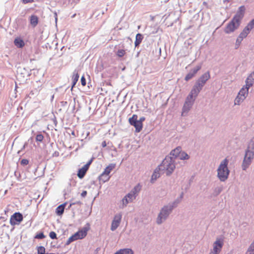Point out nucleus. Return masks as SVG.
<instances>
[{"label": "nucleus", "mask_w": 254, "mask_h": 254, "mask_svg": "<svg viewBox=\"0 0 254 254\" xmlns=\"http://www.w3.org/2000/svg\"><path fill=\"white\" fill-rule=\"evenodd\" d=\"M180 203V200L176 199L173 202L168 203L167 205H164L160 210L158 215L156 223L158 225L161 224L169 217L170 214L172 212L173 210L177 207Z\"/></svg>", "instance_id": "1"}, {"label": "nucleus", "mask_w": 254, "mask_h": 254, "mask_svg": "<svg viewBox=\"0 0 254 254\" xmlns=\"http://www.w3.org/2000/svg\"><path fill=\"white\" fill-rule=\"evenodd\" d=\"M175 162L174 157L167 156L158 166V169L160 171H165L166 175L170 176L176 168Z\"/></svg>", "instance_id": "2"}, {"label": "nucleus", "mask_w": 254, "mask_h": 254, "mask_svg": "<svg viewBox=\"0 0 254 254\" xmlns=\"http://www.w3.org/2000/svg\"><path fill=\"white\" fill-rule=\"evenodd\" d=\"M228 159L225 158L221 161L217 170V177L221 182H225L228 178L230 173L228 168Z\"/></svg>", "instance_id": "3"}, {"label": "nucleus", "mask_w": 254, "mask_h": 254, "mask_svg": "<svg viewBox=\"0 0 254 254\" xmlns=\"http://www.w3.org/2000/svg\"><path fill=\"white\" fill-rule=\"evenodd\" d=\"M254 159V153L252 151H245V156L242 164V169L246 171L251 165Z\"/></svg>", "instance_id": "4"}, {"label": "nucleus", "mask_w": 254, "mask_h": 254, "mask_svg": "<svg viewBox=\"0 0 254 254\" xmlns=\"http://www.w3.org/2000/svg\"><path fill=\"white\" fill-rule=\"evenodd\" d=\"M128 122L130 125L135 127L136 132H139L142 130L143 124L139 122L137 115H133L131 118H129Z\"/></svg>", "instance_id": "5"}, {"label": "nucleus", "mask_w": 254, "mask_h": 254, "mask_svg": "<svg viewBox=\"0 0 254 254\" xmlns=\"http://www.w3.org/2000/svg\"><path fill=\"white\" fill-rule=\"evenodd\" d=\"M86 225L87 226H84L82 228L81 230H79L78 232H76L74 234L71 236L74 241L82 239L86 236L87 232L89 229V223H87Z\"/></svg>", "instance_id": "6"}, {"label": "nucleus", "mask_w": 254, "mask_h": 254, "mask_svg": "<svg viewBox=\"0 0 254 254\" xmlns=\"http://www.w3.org/2000/svg\"><path fill=\"white\" fill-rule=\"evenodd\" d=\"M23 219V215L20 212H15L10 218V224L11 226L19 225Z\"/></svg>", "instance_id": "7"}, {"label": "nucleus", "mask_w": 254, "mask_h": 254, "mask_svg": "<svg viewBox=\"0 0 254 254\" xmlns=\"http://www.w3.org/2000/svg\"><path fill=\"white\" fill-rule=\"evenodd\" d=\"M240 23L232 19V20L227 25L224 31L226 33L229 34L234 32L238 28Z\"/></svg>", "instance_id": "8"}, {"label": "nucleus", "mask_w": 254, "mask_h": 254, "mask_svg": "<svg viewBox=\"0 0 254 254\" xmlns=\"http://www.w3.org/2000/svg\"><path fill=\"white\" fill-rule=\"evenodd\" d=\"M122 218V214L119 213L115 215L114 219L112 222L111 230L112 231L116 230L119 226Z\"/></svg>", "instance_id": "9"}, {"label": "nucleus", "mask_w": 254, "mask_h": 254, "mask_svg": "<svg viewBox=\"0 0 254 254\" xmlns=\"http://www.w3.org/2000/svg\"><path fill=\"white\" fill-rule=\"evenodd\" d=\"M223 245L222 241L217 240L213 244V248L211 252L214 254H218L221 252Z\"/></svg>", "instance_id": "10"}, {"label": "nucleus", "mask_w": 254, "mask_h": 254, "mask_svg": "<svg viewBox=\"0 0 254 254\" xmlns=\"http://www.w3.org/2000/svg\"><path fill=\"white\" fill-rule=\"evenodd\" d=\"M195 99L194 98H191L190 96H188L183 107V111H187L190 109Z\"/></svg>", "instance_id": "11"}, {"label": "nucleus", "mask_w": 254, "mask_h": 254, "mask_svg": "<svg viewBox=\"0 0 254 254\" xmlns=\"http://www.w3.org/2000/svg\"><path fill=\"white\" fill-rule=\"evenodd\" d=\"M245 12V7L244 6H241L239 8L237 13L233 18L235 20L240 23L241 20L243 18Z\"/></svg>", "instance_id": "12"}, {"label": "nucleus", "mask_w": 254, "mask_h": 254, "mask_svg": "<svg viewBox=\"0 0 254 254\" xmlns=\"http://www.w3.org/2000/svg\"><path fill=\"white\" fill-rule=\"evenodd\" d=\"M200 65L197 66L195 68L192 69L189 73L186 75L185 79L186 81H188L191 79L193 76H194V75L196 74L197 71L200 69Z\"/></svg>", "instance_id": "13"}, {"label": "nucleus", "mask_w": 254, "mask_h": 254, "mask_svg": "<svg viewBox=\"0 0 254 254\" xmlns=\"http://www.w3.org/2000/svg\"><path fill=\"white\" fill-rule=\"evenodd\" d=\"M254 83V71L251 73L246 80L245 86L250 88Z\"/></svg>", "instance_id": "14"}, {"label": "nucleus", "mask_w": 254, "mask_h": 254, "mask_svg": "<svg viewBox=\"0 0 254 254\" xmlns=\"http://www.w3.org/2000/svg\"><path fill=\"white\" fill-rule=\"evenodd\" d=\"M181 151V147H177L174 150H172L171 152L170 153L169 157H173L174 158V160L179 157Z\"/></svg>", "instance_id": "15"}, {"label": "nucleus", "mask_w": 254, "mask_h": 254, "mask_svg": "<svg viewBox=\"0 0 254 254\" xmlns=\"http://www.w3.org/2000/svg\"><path fill=\"white\" fill-rule=\"evenodd\" d=\"M200 90V89L194 85L188 96H190L191 98H194L195 99Z\"/></svg>", "instance_id": "16"}, {"label": "nucleus", "mask_w": 254, "mask_h": 254, "mask_svg": "<svg viewBox=\"0 0 254 254\" xmlns=\"http://www.w3.org/2000/svg\"><path fill=\"white\" fill-rule=\"evenodd\" d=\"M14 44L16 47L19 48H22L25 46L24 41L19 37H17L14 39Z\"/></svg>", "instance_id": "17"}, {"label": "nucleus", "mask_w": 254, "mask_h": 254, "mask_svg": "<svg viewBox=\"0 0 254 254\" xmlns=\"http://www.w3.org/2000/svg\"><path fill=\"white\" fill-rule=\"evenodd\" d=\"M245 151H252L254 153V136L249 141Z\"/></svg>", "instance_id": "18"}, {"label": "nucleus", "mask_w": 254, "mask_h": 254, "mask_svg": "<svg viewBox=\"0 0 254 254\" xmlns=\"http://www.w3.org/2000/svg\"><path fill=\"white\" fill-rule=\"evenodd\" d=\"M249 88L244 86L239 92V94L244 97L245 99L248 95Z\"/></svg>", "instance_id": "19"}, {"label": "nucleus", "mask_w": 254, "mask_h": 254, "mask_svg": "<svg viewBox=\"0 0 254 254\" xmlns=\"http://www.w3.org/2000/svg\"><path fill=\"white\" fill-rule=\"evenodd\" d=\"M114 254H133V252L130 249H124L120 250Z\"/></svg>", "instance_id": "20"}, {"label": "nucleus", "mask_w": 254, "mask_h": 254, "mask_svg": "<svg viewBox=\"0 0 254 254\" xmlns=\"http://www.w3.org/2000/svg\"><path fill=\"white\" fill-rule=\"evenodd\" d=\"M65 203L62 204L58 206L56 209V213L58 215H61L64 213Z\"/></svg>", "instance_id": "21"}, {"label": "nucleus", "mask_w": 254, "mask_h": 254, "mask_svg": "<svg viewBox=\"0 0 254 254\" xmlns=\"http://www.w3.org/2000/svg\"><path fill=\"white\" fill-rule=\"evenodd\" d=\"M143 38V36L141 34L138 33L136 34L135 37V41L134 42L135 47H137L139 45V44L141 43Z\"/></svg>", "instance_id": "22"}, {"label": "nucleus", "mask_w": 254, "mask_h": 254, "mask_svg": "<svg viewBox=\"0 0 254 254\" xmlns=\"http://www.w3.org/2000/svg\"><path fill=\"white\" fill-rule=\"evenodd\" d=\"M254 26V22H253V20L248 24V25L243 30L248 35L250 31L253 28Z\"/></svg>", "instance_id": "23"}, {"label": "nucleus", "mask_w": 254, "mask_h": 254, "mask_svg": "<svg viewBox=\"0 0 254 254\" xmlns=\"http://www.w3.org/2000/svg\"><path fill=\"white\" fill-rule=\"evenodd\" d=\"M210 73L208 71L204 73L203 75H202L198 79L200 80L201 81L204 82L205 83L210 78Z\"/></svg>", "instance_id": "24"}, {"label": "nucleus", "mask_w": 254, "mask_h": 254, "mask_svg": "<svg viewBox=\"0 0 254 254\" xmlns=\"http://www.w3.org/2000/svg\"><path fill=\"white\" fill-rule=\"evenodd\" d=\"M116 165L115 164H110L109 166H108L104 170L103 173L106 174V175H109L112 170L114 169Z\"/></svg>", "instance_id": "25"}, {"label": "nucleus", "mask_w": 254, "mask_h": 254, "mask_svg": "<svg viewBox=\"0 0 254 254\" xmlns=\"http://www.w3.org/2000/svg\"><path fill=\"white\" fill-rule=\"evenodd\" d=\"M110 179V177L108 175H106V174H104V173H102L99 176V180L100 181H102L103 183H105L107 181H108Z\"/></svg>", "instance_id": "26"}, {"label": "nucleus", "mask_w": 254, "mask_h": 254, "mask_svg": "<svg viewBox=\"0 0 254 254\" xmlns=\"http://www.w3.org/2000/svg\"><path fill=\"white\" fill-rule=\"evenodd\" d=\"M141 189V186L139 184H138L131 190L130 191L132 193L136 196L138 193L140 191Z\"/></svg>", "instance_id": "27"}, {"label": "nucleus", "mask_w": 254, "mask_h": 254, "mask_svg": "<svg viewBox=\"0 0 254 254\" xmlns=\"http://www.w3.org/2000/svg\"><path fill=\"white\" fill-rule=\"evenodd\" d=\"M245 99V98L244 97H242V96L238 93L235 99V105H240Z\"/></svg>", "instance_id": "28"}, {"label": "nucleus", "mask_w": 254, "mask_h": 254, "mask_svg": "<svg viewBox=\"0 0 254 254\" xmlns=\"http://www.w3.org/2000/svg\"><path fill=\"white\" fill-rule=\"evenodd\" d=\"M38 23V18L36 15H32L30 17V23L33 26H36Z\"/></svg>", "instance_id": "29"}, {"label": "nucleus", "mask_w": 254, "mask_h": 254, "mask_svg": "<svg viewBox=\"0 0 254 254\" xmlns=\"http://www.w3.org/2000/svg\"><path fill=\"white\" fill-rule=\"evenodd\" d=\"M223 189V187L222 186L216 187L213 190V195L217 196L222 192Z\"/></svg>", "instance_id": "30"}, {"label": "nucleus", "mask_w": 254, "mask_h": 254, "mask_svg": "<svg viewBox=\"0 0 254 254\" xmlns=\"http://www.w3.org/2000/svg\"><path fill=\"white\" fill-rule=\"evenodd\" d=\"M79 74L78 73H74L72 77V88L75 86L76 82H77L78 78H79Z\"/></svg>", "instance_id": "31"}, {"label": "nucleus", "mask_w": 254, "mask_h": 254, "mask_svg": "<svg viewBox=\"0 0 254 254\" xmlns=\"http://www.w3.org/2000/svg\"><path fill=\"white\" fill-rule=\"evenodd\" d=\"M86 173V171L84 169L81 168L78 170L77 176L79 178L82 179L85 175Z\"/></svg>", "instance_id": "32"}, {"label": "nucleus", "mask_w": 254, "mask_h": 254, "mask_svg": "<svg viewBox=\"0 0 254 254\" xmlns=\"http://www.w3.org/2000/svg\"><path fill=\"white\" fill-rule=\"evenodd\" d=\"M178 158L180 160H188L190 158V156L186 152H183L182 153H180Z\"/></svg>", "instance_id": "33"}, {"label": "nucleus", "mask_w": 254, "mask_h": 254, "mask_svg": "<svg viewBox=\"0 0 254 254\" xmlns=\"http://www.w3.org/2000/svg\"><path fill=\"white\" fill-rule=\"evenodd\" d=\"M50 117L51 118V120L53 122V124L55 127H57L58 124V122L57 121V119L55 115L54 114V112H52L50 114Z\"/></svg>", "instance_id": "34"}, {"label": "nucleus", "mask_w": 254, "mask_h": 254, "mask_svg": "<svg viewBox=\"0 0 254 254\" xmlns=\"http://www.w3.org/2000/svg\"><path fill=\"white\" fill-rule=\"evenodd\" d=\"M45 251V248L43 246L37 247V254H46Z\"/></svg>", "instance_id": "35"}, {"label": "nucleus", "mask_w": 254, "mask_h": 254, "mask_svg": "<svg viewBox=\"0 0 254 254\" xmlns=\"http://www.w3.org/2000/svg\"><path fill=\"white\" fill-rule=\"evenodd\" d=\"M157 169H156L154 172L151 177V182H153V180H156L157 178L160 177V175L158 173H157Z\"/></svg>", "instance_id": "36"}, {"label": "nucleus", "mask_w": 254, "mask_h": 254, "mask_svg": "<svg viewBox=\"0 0 254 254\" xmlns=\"http://www.w3.org/2000/svg\"><path fill=\"white\" fill-rule=\"evenodd\" d=\"M205 84V83L204 82L201 81L199 79H198L195 85L198 87L199 89H200L201 90L202 88L203 87Z\"/></svg>", "instance_id": "37"}, {"label": "nucleus", "mask_w": 254, "mask_h": 254, "mask_svg": "<svg viewBox=\"0 0 254 254\" xmlns=\"http://www.w3.org/2000/svg\"><path fill=\"white\" fill-rule=\"evenodd\" d=\"M205 84V83L204 82L201 81L199 79H198L195 85L198 87L199 89H200L201 90L202 88L203 87Z\"/></svg>", "instance_id": "38"}, {"label": "nucleus", "mask_w": 254, "mask_h": 254, "mask_svg": "<svg viewBox=\"0 0 254 254\" xmlns=\"http://www.w3.org/2000/svg\"><path fill=\"white\" fill-rule=\"evenodd\" d=\"M126 54V51L123 49L119 50L117 52V55L120 58L123 57Z\"/></svg>", "instance_id": "39"}, {"label": "nucleus", "mask_w": 254, "mask_h": 254, "mask_svg": "<svg viewBox=\"0 0 254 254\" xmlns=\"http://www.w3.org/2000/svg\"><path fill=\"white\" fill-rule=\"evenodd\" d=\"M127 197L128 198L129 200H130L131 202L133 200L135 199L136 198V195H135L134 194L132 193L131 191L127 193L126 195Z\"/></svg>", "instance_id": "40"}, {"label": "nucleus", "mask_w": 254, "mask_h": 254, "mask_svg": "<svg viewBox=\"0 0 254 254\" xmlns=\"http://www.w3.org/2000/svg\"><path fill=\"white\" fill-rule=\"evenodd\" d=\"M45 238V236L44 235V233L43 232H40L39 233H38L36 235V236L34 237L35 239H42Z\"/></svg>", "instance_id": "41"}, {"label": "nucleus", "mask_w": 254, "mask_h": 254, "mask_svg": "<svg viewBox=\"0 0 254 254\" xmlns=\"http://www.w3.org/2000/svg\"><path fill=\"white\" fill-rule=\"evenodd\" d=\"M44 136L42 133L38 134L36 136V141L42 142L43 140Z\"/></svg>", "instance_id": "42"}, {"label": "nucleus", "mask_w": 254, "mask_h": 254, "mask_svg": "<svg viewBox=\"0 0 254 254\" xmlns=\"http://www.w3.org/2000/svg\"><path fill=\"white\" fill-rule=\"evenodd\" d=\"M122 202L124 205L126 206L129 202H131L126 195L122 199Z\"/></svg>", "instance_id": "43"}, {"label": "nucleus", "mask_w": 254, "mask_h": 254, "mask_svg": "<svg viewBox=\"0 0 254 254\" xmlns=\"http://www.w3.org/2000/svg\"><path fill=\"white\" fill-rule=\"evenodd\" d=\"M247 35H248L246 34V33L243 31L239 35V38H241L240 41H242L243 38H246Z\"/></svg>", "instance_id": "44"}, {"label": "nucleus", "mask_w": 254, "mask_h": 254, "mask_svg": "<svg viewBox=\"0 0 254 254\" xmlns=\"http://www.w3.org/2000/svg\"><path fill=\"white\" fill-rule=\"evenodd\" d=\"M49 236L52 239H57V234L55 232H51L49 234Z\"/></svg>", "instance_id": "45"}, {"label": "nucleus", "mask_w": 254, "mask_h": 254, "mask_svg": "<svg viewBox=\"0 0 254 254\" xmlns=\"http://www.w3.org/2000/svg\"><path fill=\"white\" fill-rule=\"evenodd\" d=\"M20 163L23 166H25L28 164L29 161L27 159H23L21 162Z\"/></svg>", "instance_id": "46"}, {"label": "nucleus", "mask_w": 254, "mask_h": 254, "mask_svg": "<svg viewBox=\"0 0 254 254\" xmlns=\"http://www.w3.org/2000/svg\"><path fill=\"white\" fill-rule=\"evenodd\" d=\"M246 254H254V248H253L252 249H250V246L249 247Z\"/></svg>", "instance_id": "47"}, {"label": "nucleus", "mask_w": 254, "mask_h": 254, "mask_svg": "<svg viewBox=\"0 0 254 254\" xmlns=\"http://www.w3.org/2000/svg\"><path fill=\"white\" fill-rule=\"evenodd\" d=\"M74 241L73 239V238H72V237H70L67 240V241H66V243H65V245L67 246L68 245H69L71 242Z\"/></svg>", "instance_id": "48"}, {"label": "nucleus", "mask_w": 254, "mask_h": 254, "mask_svg": "<svg viewBox=\"0 0 254 254\" xmlns=\"http://www.w3.org/2000/svg\"><path fill=\"white\" fill-rule=\"evenodd\" d=\"M81 82L82 86H84L86 85V80L85 77L82 76L81 78Z\"/></svg>", "instance_id": "49"}, {"label": "nucleus", "mask_w": 254, "mask_h": 254, "mask_svg": "<svg viewBox=\"0 0 254 254\" xmlns=\"http://www.w3.org/2000/svg\"><path fill=\"white\" fill-rule=\"evenodd\" d=\"M89 167V163H86L83 167L82 168L84 169L86 172L88 170V168Z\"/></svg>", "instance_id": "50"}, {"label": "nucleus", "mask_w": 254, "mask_h": 254, "mask_svg": "<svg viewBox=\"0 0 254 254\" xmlns=\"http://www.w3.org/2000/svg\"><path fill=\"white\" fill-rule=\"evenodd\" d=\"M75 204L81 205V202L80 201H75L74 202L70 203V206H71L72 205H75Z\"/></svg>", "instance_id": "51"}, {"label": "nucleus", "mask_w": 254, "mask_h": 254, "mask_svg": "<svg viewBox=\"0 0 254 254\" xmlns=\"http://www.w3.org/2000/svg\"><path fill=\"white\" fill-rule=\"evenodd\" d=\"M87 193V191H86V190H83V191L81 192V196L82 197H85V196H86Z\"/></svg>", "instance_id": "52"}, {"label": "nucleus", "mask_w": 254, "mask_h": 254, "mask_svg": "<svg viewBox=\"0 0 254 254\" xmlns=\"http://www.w3.org/2000/svg\"><path fill=\"white\" fill-rule=\"evenodd\" d=\"M34 1V0H22V2L24 3L32 2Z\"/></svg>", "instance_id": "53"}, {"label": "nucleus", "mask_w": 254, "mask_h": 254, "mask_svg": "<svg viewBox=\"0 0 254 254\" xmlns=\"http://www.w3.org/2000/svg\"><path fill=\"white\" fill-rule=\"evenodd\" d=\"M138 120H139V122L140 123H141V124H142V122L145 121V118L144 117H141L139 118V119H138Z\"/></svg>", "instance_id": "54"}, {"label": "nucleus", "mask_w": 254, "mask_h": 254, "mask_svg": "<svg viewBox=\"0 0 254 254\" xmlns=\"http://www.w3.org/2000/svg\"><path fill=\"white\" fill-rule=\"evenodd\" d=\"M102 146L103 147H105L107 146V144L105 141H104L102 143Z\"/></svg>", "instance_id": "55"}, {"label": "nucleus", "mask_w": 254, "mask_h": 254, "mask_svg": "<svg viewBox=\"0 0 254 254\" xmlns=\"http://www.w3.org/2000/svg\"><path fill=\"white\" fill-rule=\"evenodd\" d=\"M183 196H184V194H183V193H182L181 195H180V197L177 198V199H179L180 200V202H181L182 199L183 198Z\"/></svg>", "instance_id": "56"}, {"label": "nucleus", "mask_w": 254, "mask_h": 254, "mask_svg": "<svg viewBox=\"0 0 254 254\" xmlns=\"http://www.w3.org/2000/svg\"><path fill=\"white\" fill-rule=\"evenodd\" d=\"M240 40H241V38H239V37L237 38V41H236V42H237V43H239V44L240 43H241V41H240Z\"/></svg>", "instance_id": "57"}, {"label": "nucleus", "mask_w": 254, "mask_h": 254, "mask_svg": "<svg viewBox=\"0 0 254 254\" xmlns=\"http://www.w3.org/2000/svg\"><path fill=\"white\" fill-rule=\"evenodd\" d=\"M188 112H182V116H185L187 115Z\"/></svg>", "instance_id": "58"}, {"label": "nucleus", "mask_w": 254, "mask_h": 254, "mask_svg": "<svg viewBox=\"0 0 254 254\" xmlns=\"http://www.w3.org/2000/svg\"><path fill=\"white\" fill-rule=\"evenodd\" d=\"M54 155L58 156L59 155V152H55L54 154Z\"/></svg>", "instance_id": "59"}, {"label": "nucleus", "mask_w": 254, "mask_h": 254, "mask_svg": "<svg viewBox=\"0 0 254 254\" xmlns=\"http://www.w3.org/2000/svg\"><path fill=\"white\" fill-rule=\"evenodd\" d=\"M26 145H27V143H25L24 144V145L23 146V147H22V148L21 150H22V149H24Z\"/></svg>", "instance_id": "60"}, {"label": "nucleus", "mask_w": 254, "mask_h": 254, "mask_svg": "<svg viewBox=\"0 0 254 254\" xmlns=\"http://www.w3.org/2000/svg\"><path fill=\"white\" fill-rule=\"evenodd\" d=\"M92 159H91L90 161H89L88 162H87V163H89V165L90 166V165L91 164V163H92Z\"/></svg>", "instance_id": "61"}, {"label": "nucleus", "mask_w": 254, "mask_h": 254, "mask_svg": "<svg viewBox=\"0 0 254 254\" xmlns=\"http://www.w3.org/2000/svg\"><path fill=\"white\" fill-rule=\"evenodd\" d=\"M71 134L75 136V133H74V131H72V132H71Z\"/></svg>", "instance_id": "62"}, {"label": "nucleus", "mask_w": 254, "mask_h": 254, "mask_svg": "<svg viewBox=\"0 0 254 254\" xmlns=\"http://www.w3.org/2000/svg\"><path fill=\"white\" fill-rule=\"evenodd\" d=\"M46 254H54V253H50V254H49V253H47Z\"/></svg>", "instance_id": "63"}, {"label": "nucleus", "mask_w": 254, "mask_h": 254, "mask_svg": "<svg viewBox=\"0 0 254 254\" xmlns=\"http://www.w3.org/2000/svg\"><path fill=\"white\" fill-rule=\"evenodd\" d=\"M14 174H15V176H16V175H16V172H15Z\"/></svg>", "instance_id": "64"}]
</instances>
